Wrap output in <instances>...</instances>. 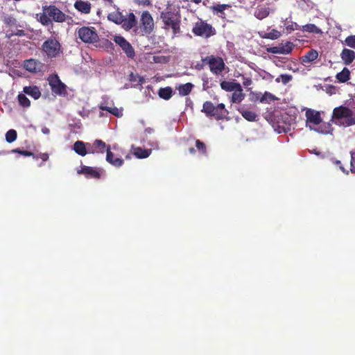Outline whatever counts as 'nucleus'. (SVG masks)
Returning <instances> with one entry per match:
<instances>
[{"instance_id": "nucleus-16", "label": "nucleus", "mask_w": 355, "mask_h": 355, "mask_svg": "<svg viewBox=\"0 0 355 355\" xmlns=\"http://www.w3.org/2000/svg\"><path fill=\"white\" fill-rule=\"evenodd\" d=\"M106 161L109 164L115 167H120L123 164L124 160L122 158L114 157V153L111 151L110 146H107L106 149Z\"/></svg>"}, {"instance_id": "nucleus-25", "label": "nucleus", "mask_w": 355, "mask_h": 355, "mask_svg": "<svg viewBox=\"0 0 355 355\" xmlns=\"http://www.w3.org/2000/svg\"><path fill=\"white\" fill-rule=\"evenodd\" d=\"M194 85L191 83H187L186 84L180 85L177 87V89L179 92V94L180 96H187L189 95Z\"/></svg>"}, {"instance_id": "nucleus-13", "label": "nucleus", "mask_w": 355, "mask_h": 355, "mask_svg": "<svg viewBox=\"0 0 355 355\" xmlns=\"http://www.w3.org/2000/svg\"><path fill=\"white\" fill-rule=\"evenodd\" d=\"M24 67L31 73H37L42 71L43 64L35 59H29L24 61Z\"/></svg>"}, {"instance_id": "nucleus-11", "label": "nucleus", "mask_w": 355, "mask_h": 355, "mask_svg": "<svg viewBox=\"0 0 355 355\" xmlns=\"http://www.w3.org/2000/svg\"><path fill=\"white\" fill-rule=\"evenodd\" d=\"M114 41L118 44L124 51L128 58H133L135 55V52L128 41L121 35H116Z\"/></svg>"}, {"instance_id": "nucleus-27", "label": "nucleus", "mask_w": 355, "mask_h": 355, "mask_svg": "<svg viewBox=\"0 0 355 355\" xmlns=\"http://www.w3.org/2000/svg\"><path fill=\"white\" fill-rule=\"evenodd\" d=\"M336 78L340 83H346L350 79V71L344 67L343 69L336 74Z\"/></svg>"}, {"instance_id": "nucleus-57", "label": "nucleus", "mask_w": 355, "mask_h": 355, "mask_svg": "<svg viewBox=\"0 0 355 355\" xmlns=\"http://www.w3.org/2000/svg\"><path fill=\"white\" fill-rule=\"evenodd\" d=\"M336 164L337 165H340V169H341L343 171H345L344 168H343V167H342V166H341V162H340V161L337 160V161L336 162Z\"/></svg>"}, {"instance_id": "nucleus-12", "label": "nucleus", "mask_w": 355, "mask_h": 355, "mask_svg": "<svg viewBox=\"0 0 355 355\" xmlns=\"http://www.w3.org/2000/svg\"><path fill=\"white\" fill-rule=\"evenodd\" d=\"M103 170L96 167L83 166L80 170H78V174L84 175L88 179H100Z\"/></svg>"}, {"instance_id": "nucleus-8", "label": "nucleus", "mask_w": 355, "mask_h": 355, "mask_svg": "<svg viewBox=\"0 0 355 355\" xmlns=\"http://www.w3.org/2000/svg\"><path fill=\"white\" fill-rule=\"evenodd\" d=\"M139 28L144 34H150L154 29V21L151 14L146 10L144 11L139 19Z\"/></svg>"}, {"instance_id": "nucleus-41", "label": "nucleus", "mask_w": 355, "mask_h": 355, "mask_svg": "<svg viewBox=\"0 0 355 355\" xmlns=\"http://www.w3.org/2000/svg\"><path fill=\"white\" fill-rule=\"evenodd\" d=\"M269 15L268 8H261L255 11L254 16L259 19H263L268 17Z\"/></svg>"}, {"instance_id": "nucleus-32", "label": "nucleus", "mask_w": 355, "mask_h": 355, "mask_svg": "<svg viewBox=\"0 0 355 355\" xmlns=\"http://www.w3.org/2000/svg\"><path fill=\"white\" fill-rule=\"evenodd\" d=\"M107 146L103 141L101 139H96L90 149H94L95 153L96 152V150H99L101 153H103L105 149H107Z\"/></svg>"}, {"instance_id": "nucleus-54", "label": "nucleus", "mask_w": 355, "mask_h": 355, "mask_svg": "<svg viewBox=\"0 0 355 355\" xmlns=\"http://www.w3.org/2000/svg\"><path fill=\"white\" fill-rule=\"evenodd\" d=\"M15 19L14 18L11 17H6L5 19H4V22L6 24H15Z\"/></svg>"}, {"instance_id": "nucleus-51", "label": "nucleus", "mask_w": 355, "mask_h": 355, "mask_svg": "<svg viewBox=\"0 0 355 355\" xmlns=\"http://www.w3.org/2000/svg\"><path fill=\"white\" fill-rule=\"evenodd\" d=\"M216 107H217V109L220 112V113H224L225 114V118L229 114L228 111L225 109V105L224 103H219Z\"/></svg>"}, {"instance_id": "nucleus-2", "label": "nucleus", "mask_w": 355, "mask_h": 355, "mask_svg": "<svg viewBox=\"0 0 355 355\" xmlns=\"http://www.w3.org/2000/svg\"><path fill=\"white\" fill-rule=\"evenodd\" d=\"M107 19L116 24H121L125 31H130L137 24V19L133 12L123 15L119 11H114L108 15Z\"/></svg>"}, {"instance_id": "nucleus-4", "label": "nucleus", "mask_w": 355, "mask_h": 355, "mask_svg": "<svg viewBox=\"0 0 355 355\" xmlns=\"http://www.w3.org/2000/svg\"><path fill=\"white\" fill-rule=\"evenodd\" d=\"M78 38L84 43L94 44L99 40V37L94 27L83 26L78 29Z\"/></svg>"}, {"instance_id": "nucleus-26", "label": "nucleus", "mask_w": 355, "mask_h": 355, "mask_svg": "<svg viewBox=\"0 0 355 355\" xmlns=\"http://www.w3.org/2000/svg\"><path fill=\"white\" fill-rule=\"evenodd\" d=\"M282 119L283 120V124L281 125V122L279 121H277V131L278 132H288L291 128H290V125L291 124L290 123H287L286 122V120L289 119H290V116L288 115V114H286L285 116H282Z\"/></svg>"}, {"instance_id": "nucleus-31", "label": "nucleus", "mask_w": 355, "mask_h": 355, "mask_svg": "<svg viewBox=\"0 0 355 355\" xmlns=\"http://www.w3.org/2000/svg\"><path fill=\"white\" fill-rule=\"evenodd\" d=\"M302 30L304 32L313 33L316 34H321L322 31L313 24H308L302 26Z\"/></svg>"}, {"instance_id": "nucleus-36", "label": "nucleus", "mask_w": 355, "mask_h": 355, "mask_svg": "<svg viewBox=\"0 0 355 355\" xmlns=\"http://www.w3.org/2000/svg\"><path fill=\"white\" fill-rule=\"evenodd\" d=\"M19 103L24 107H28L31 105L30 100L24 94H19L17 96Z\"/></svg>"}, {"instance_id": "nucleus-3", "label": "nucleus", "mask_w": 355, "mask_h": 355, "mask_svg": "<svg viewBox=\"0 0 355 355\" xmlns=\"http://www.w3.org/2000/svg\"><path fill=\"white\" fill-rule=\"evenodd\" d=\"M192 33L196 36L209 38L216 34V30L211 24L200 19L195 23Z\"/></svg>"}, {"instance_id": "nucleus-29", "label": "nucleus", "mask_w": 355, "mask_h": 355, "mask_svg": "<svg viewBox=\"0 0 355 355\" xmlns=\"http://www.w3.org/2000/svg\"><path fill=\"white\" fill-rule=\"evenodd\" d=\"M214 107V105L211 101H205L203 103L202 112L209 118L211 117V115H218V114L212 113Z\"/></svg>"}, {"instance_id": "nucleus-20", "label": "nucleus", "mask_w": 355, "mask_h": 355, "mask_svg": "<svg viewBox=\"0 0 355 355\" xmlns=\"http://www.w3.org/2000/svg\"><path fill=\"white\" fill-rule=\"evenodd\" d=\"M318 57V51L315 49H311L301 58V61L302 63L305 65L306 63H311L315 61Z\"/></svg>"}, {"instance_id": "nucleus-55", "label": "nucleus", "mask_w": 355, "mask_h": 355, "mask_svg": "<svg viewBox=\"0 0 355 355\" xmlns=\"http://www.w3.org/2000/svg\"><path fill=\"white\" fill-rule=\"evenodd\" d=\"M252 81L250 78H243V84L244 86H249L252 84Z\"/></svg>"}, {"instance_id": "nucleus-37", "label": "nucleus", "mask_w": 355, "mask_h": 355, "mask_svg": "<svg viewBox=\"0 0 355 355\" xmlns=\"http://www.w3.org/2000/svg\"><path fill=\"white\" fill-rule=\"evenodd\" d=\"M135 155L137 158L144 159L149 156L150 153L147 150L142 149L140 147L135 148Z\"/></svg>"}, {"instance_id": "nucleus-47", "label": "nucleus", "mask_w": 355, "mask_h": 355, "mask_svg": "<svg viewBox=\"0 0 355 355\" xmlns=\"http://www.w3.org/2000/svg\"><path fill=\"white\" fill-rule=\"evenodd\" d=\"M166 28H171L173 30L174 34L179 33L180 32V19L168 26Z\"/></svg>"}, {"instance_id": "nucleus-22", "label": "nucleus", "mask_w": 355, "mask_h": 355, "mask_svg": "<svg viewBox=\"0 0 355 355\" xmlns=\"http://www.w3.org/2000/svg\"><path fill=\"white\" fill-rule=\"evenodd\" d=\"M128 80L132 83L134 87H141L145 83L144 77L132 72L129 74Z\"/></svg>"}, {"instance_id": "nucleus-15", "label": "nucleus", "mask_w": 355, "mask_h": 355, "mask_svg": "<svg viewBox=\"0 0 355 355\" xmlns=\"http://www.w3.org/2000/svg\"><path fill=\"white\" fill-rule=\"evenodd\" d=\"M73 150L74 151L80 156H85L87 153H95L94 149H86L85 143L82 141H77L73 144Z\"/></svg>"}, {"instance_id": "nucleus-43", "label": "nucleus", "mask_w": 355, "mask_h": 355, "mask_svg": "<svg viewBox=\"0 0 355 355\" xmlns=\"http://www.w3.org/2000/svg\"><path fill=\"white\" fill-rule=\"evenodd\" d=\"M244 98V94L242 92H234L232 96V101L233 103H241Z\"/></svg>"}, {"instance_id": "nucleus-24", "label": "nucleus", "mask_w": 355, "mask_h": 355, "mask_svg": "<svg viewBox=\"0 0 355 355\" xmlns=\"http://www.w3.org/2000/svg\"><path fill=\"white\" fill-rule=\"evenodd\" d=\"M239 113L242 116L248 121H255L257 117V114L252 111L247 110L243 108L238 109Z\"/></svg>"}, {"instance_id": "nucleus-28", "label": "nucleus", "mask_w": 355, "mask_h": 355, "mask_svg": "<svg viewBox=\"0 0 355 355\" xmlns=\"http://www.w3.org/2000/svg\"><path fill=\"white\" fill-rule=\"evenodd\" d=\"M318 128H313L311 125H309L311 130H313L321 134H329L331 131V125L328 123H323L318 125Z\"/></svg>"}, {"instance_id": "nucleus-60", "label": "nucleus", "mask_w": 355, "mask_h": 355, "mask_svg": "<svg viewBox=\"0 0 355 355\" xmlns=\"http://www.w3.org/2000/svg\"><path fill=\"white\" fill-rule=\"evenodd\" d=\"M42 131H43L44 133H48L49 132V129H47V128H45Z\"/></svg>"}, {"instance_id": "nucleus-38", "label": "nucleus", "mask_w": 355, "mask_h": 355, "mask_svg": "<svg viewBox=\"0 0 355 355\" xmlns=\"http://www.w3.org/2000/svg\"><path fill=\"white\" fill-rule=\"evenodd\" d=\"M279 47L281 50L284 51L282 54H289L293 51V44L291 42H286L285 44H279Z\"/></svg>"}, {"instance_id": "nucleus-9", "label": "nucleus", "mask_w": 355, "mask_h": 355, "mask_svg": "<svg viewBox=\"0 0 355 355\" xmlns=\"http://www.w3.org/2000/svg\"><path fill=\"white\" fill-rule=\"evenodd\" d=\"M43 10L47 11V15L55 22L62 23L66 21L67 15L62 12L55 6L50 5L43 6Z\"/></svg>"}, {"instance_id": "nucleus-48", "label": "nucleus", "mask_w": 355, "mask_h": 355, "mask_svg": "<svg viewBox=\"0 0 355 355\" xmlns=\"http://www.w3.org/2000/svg\"><path fill=\"white\" fill-rule=\"evenodd\" d=\"M212 113L218 114V115H211V117H214L215 119H216L217 121L223 120L225 119V114L220 113V112L218 110L216 106L214 107Z\"/></svg>"}, {"instance_id": "nucleus-33", "label": "nucleus", "mask_w": 355, "mask_h": 355, "mask_svg": "<svg viewBox=\"0 0 355 355\" xmlns=\"http://www.w3.org/2000/svg\"><path fill=\"white\" fill-rule=\"evenodd\" d=\"M40 22L44 26H49L52 24V21L50 17L47 15L46 10H43V13L40 15Z\"/></svg>"}, {"instance_id": "nucleus-53", "label": "nucleus", "mask_w": 355, "mask_h": 355, "mask_svg": "<svg viewBox=\"0 0 355 355\" xmlns=\"http://www.w3.org/2000/svg\"><path fill=\"white\" fill-rule=\"evenodd\" d=\"M35 157H38V159H41L43 162H46L49 159V154L46 153H40L38 155H35Z\"/></svg>"}, {"instance_id": "nucleus-10", "label": "nucleus", "mask_w": 355, "mask_h": 355, "mask_svg": "<svg viewBox=\"0 0 355 355\" xmlns=\"http://www.w3.org/2000/svg\"><path fill=\"white\" fill-rule=\"evenodd\" d=\"M48 80L53 93L60 96L67 94L66 85L60 80L58 75L50 76Z\"/></svg>"}, {"instance_id": "nucleus-59", "label": "nucleus", "mask_w": 355, "mask_h": 355, "mask_svg": "<svg viewBox=\"0 0 355 355\" xmlns=\"http://www.w3.org/2000/svg\"><path fill=\"white\" fill-rule=\"evenodd\" d=\"M144 4L146 5H150V0H144Z\"/></svg>"}, {"instance_id": "nucleus-52", "label": "nucleus", "mask_w": 355, "mask_h": 355, "mask_svg": "<svg viewBox=\"0 0 355 355\" xmlns=\"http://www.w3.org/2000/svg\"><path fill=\"white\" fill-rule=\"evenodd\" d=\"M101 43L103 44V46L106 49H114L113 43L108 40L103 39L101 40Z\"/></svg>"}, {"instance_id": "nucleus-1", "label": "nucleus", "mask_w": 355, "mask_h": 355, "mask_svg": "<svg viewBox=\"0 0 355 355\" xmlns=\"http://www.w3.org/2000/svg\"><path fill=\"white\" fill-rule=\"evenodd\" d=\"M332 119L345 127L352 126L355 125V107L354 110L343 105L335 107L333 110Z\"/></svg>"}, {"instance_id": "nucleus-35", "label": "nucleus", "mask_w": 355, "mask_h": 355, "mask_svg": "<svg viewBox=\"0 0 355 355\" xmlns=\"http://www.w3.org/2000/svg\"><path fill=\"white\" fill-rule=\"evenodd\" d=\"M196 147L200 153H201L202 155H203L205 156L207 155V147L204 142L201 141L199 139H196Z\"/></svg>"}, {"instance_id": "nucleus-19", "label": "nucleus", "mask_w": 355, "mask_h": 355, "mask_svg": "<svg viewBox=\"0 0 355 355\" xmlns=\"http://www.w3.org/2000/svg\"><path fill=\"white\" fill-rule=\"evenodd\" d=\"M340 58L345 65H349L355 60V51L349 49H343Z\"/></svg>"}, {"instance_id": "nucleus-46", "label": "nucleus", "mask_w": 355, "mask_h": 355, "mask_svg": "<svg viewBox=\"0 0 355 355\" xmlns=\"http://www.w3.org/2000/svg\"><path fill=\"white\" fill-rule=\"evenodd\" d=\"M280 35L281 34L278 31L273 29L271 32L267 33L264 37L270 40H275L279 38Z\"/></svg>"}, {"instance_id": "nucleus-23", "label": "nucleus", "mask_w": 355, "mask_h": 355, "mask_svg": "<svg viewBox=\"0 0 355 355\" xmlns=\"http://www.w3.org/2000/svg\"><path fill=\"white\" fill-rule=\"evenodd\" d=\"M157 94L159 98L168 101L172 97L173 94V91L172 87L168 86L165 87H161L158 90Z\"/></svg>"}, {"instance_id": "nucleus-45", "label": "nucleus", "mask_w": 355, "mask_h": 355, "mask_svg": "<svg viewBox=\"0 0 355 355\" xmlns=\"http://www.w3.org/2000/svg\"><path fill=\"white\" fill-rule=\"evenodd\" d=\"M345 44L353 49H355V35H349L345 40Z\"/></svg>"}, {"instance_id": "nucleus-5", "label": "nucleus", "mask_w": 355, "mask_h": 355, "mask_svg": "<svg viewBox=\"0 0 355 355\" xmlns=\"http://www.w3.org/2000/svg\"><path fill=\"white\" fill-rule=\"evenodd\" d=\"M44 53L49 58L57 57L61 52V45L55 37H50L46 40L42 46Z\"/></svg>"}, {"instance_id": "nucleus-40", "label": "nucleus", "mask_w": 355, "mask_h": 355, "mask_svg": "<svg viewBox=\"0 0 355 355\" xmlns=\"http://www.w3.org/2000/svg\"><path fill=\"white\" fill-rule=\"evenodd\" d=\"M10 152L14 153H19L26 157H33L34 159H38V157H35V155L31 151L21 150L19 148H15L12 149Z\"/></svg>"}, {"instance_id": "nucleus-17", "label": "nucleus", "mask_w": 355, "mask_h": 355, "mask_svg": "<svg viewBox=\"0 0 355 355\" xmlns=\"http://www.w3.org/2000/svg\"><path fill=\"white\" fill-rule=\"evenodd\" d=\"M74 8L83 14H89L91 12L92 4L88 1L76 0Z\"/></svg>"}, {"instance_id": "nucleus-50", "label": "nucleus", "mask_w": 355, "mask_h": 355, "mask_svg": "<svg viewBox=\"0 0 355 355\" xmlns=\"http://www.w3.org/2000/svg\"><path fill=\"white\" fill-rule=\"evenodd\" d=\"M298 28V24L295 22L291 21L289 24L286 26V30L288 33H291Z\"/></svg>"}, {"instance_id": "nucleus-30", "label": "nucleus", "mask_w": 355, "mask_h": 355, "mask_svg": "<svg viewBox=\"0 0 355 355\" xmlns=\"http://www.w3.org/2000/svg\"><path fill=\"white\" fill-rule=\"evenodd\" d=\"M99 109L103 111H107L116 117H120L123 115L122 110H119L116 107H110L107 106L100 105Z\"/></svg>"}, {"instance_id": "nucleus-34", "label": "nucleus", "mask_w": 355, "mask_h": 355, "mask_svg": "<svg viewBox=\"0 0 355 355\" xmlns=\"http://www.w3.org/2000/svg\"><path fill=\"white\" fill-rule=\"evenodd\" d=\"M277 99V98L275 95L266 92L260 98L259 101L261 103H270L271 101H274Z\"/></svg>"}, {"instance_id": "nucleus-56", "label": "nucleus", "mask_w": 355, "mask_h": 355, "mask_svg": "<svg viewBox=\"0 0 355 355\" xmlns=\"http://www.w3.org/2000/svg\"><path fill=\"white\" fill-rule=\"evenodd\" d=\"M189 152L191 154L194 155L196 153V150L193 147H191V148H189Z\"/></svg>"}, {"instance_id": "nucleus-49", "label": "nucleus", "mask_w": 355, "mask_h": 355, "mask_svg": "<svg viewBox=\"0 0 355 355\" xmlns=\"http://www.w3.org/2000/svg\"><path fill=\"white\" fill-rule=\"evenodd\" d=\"M268 51L271 53L275 54H282V53L284 52V50H281L279 47V44L278 46H272L268 49Z\"/></svg>"}, {"instance_id": "nucleus-18", "label": "nucleus", "mask_w": 355, "mask_h": 355, "mask_svg": "<svg viewBox=\"0 0 355 355\" xmlns=\"http://www.w3.org/2000/svg\"><path fill=\"white\" fill-rule=\"evenodd\" d=\"M220 87L226 92H242V87L239 83L223 80L220 83Z\"/></svg>"}, {"instance_id": "nucleus-21", "label": "nucleus", "mask_w": 355, "mask_h": 355, "mask_svg": "<svg viewBox=\"0 0 355 355\" xmlns=\"http://www.w3.org/2000/svg\"><path fill=\"white\" fill-rule=\"evenodd\" d=\"M23 92L26 94L31 96L35 100L40 98V97L41 96V92L39 87L35 85L24 87L23 89Z\"/></svg>"}, {"instance_id": "nucleus-39", "label": "nucleus", "mask_w": 355, "mask_h": 355, "mask_svg": "<svg viewBox=\"0 0 355 355\" xmlns=\"http://www.w3.org/2000/svg\"><path fill=\"white\" fill-rule=\"evenodd\" d=\"M17 133L15 130L10 129L6 134V140L8 143H12L17 139Z\"/></svg>"}, {"instance_id": "nucleus-6", "label": "nucleus", "mask_w": 355, "mask_h": 355, "mask_svg": "<svg viewBox=\"0 0 355 355\" xmlns=\"http://www.w3.org/2000/svg\"><path fill=\"white\" fill-rule=\"evenodd\" d=\"M202 61L209 66L210 71L214 74H220L225 70V64L221 57L209 55L202 58Z\"/></svg>"}, {"instance_id": "nucleus-58", "label": "nucleus", "mask_w": 355, "mask_h": 355, "mask_svg": "<svg viewBox=\"0 0 355 355\" xmlns=\"http://www.w3.org/2000/svg\"><path fill=\"white\" fill-rule=\"evenodd\" d=\"M191 2H193L196 4H199L202 1V0H191Z\"/></svg>"}, {"instance_id": "nucleus-7", "label": "nucleus", "mask_w": 355, "mask_h": 355, "mask_svg": "<svg viewBox=\"0 0 355 355\" xmlns=\"http://www.w3.org/2000/svg\"><path fill=\"white\" fill-rule=\"evenodd\" d=\"M160 19L162 20L165 27L179 21L180 14L179 10H173L172 5L168 3L166 9L160 13Z\"/></svg>"}, {"instance_id": "nucleus-42", "label": "nucleus", "mask_w": 355, "mask_h": 355, "mask_svg": "<svg viewBox=\"0 0 355 355\" xmlns=\"http://www.w3.org/2000/svg\"><path fill=\"white\" fill-rule=\"evenodd\" d=\"M292 79L293 76L290 74H281L275 79V82L279 83L281 81L284 85H286Z\"/></svg>"}, {"instance_id": "nucleus-44", "label": "nucleus", "mask_w": 355, "mask_h": 355, "mask_svg": "<svg viewBox=\"0 0 355 355\" xmlns=\"http://www.w3.org/2000/svg\"><path fill=\"white\" fill-rule=\"evenodd\" d=\"M230 7V6L228 4H217L212 6V10L217 13L224 14V10Z\"/></svg>"}, {"instance_id": "nucleus-14", "label": "nucleus", "mask_w": 355, "mask_h": 355, "mask_svg": "<svg viewBox=\"0 0 355 355\" xmlns=\"http://www.w3.org/2000/svg\"><path fill=\"white\" fill-rule=\"evenodd\" d=\"M306 117V125L312 123L318 125L322 123V118L319 112L309 109L305 113Z\"/></svg>"}]
</instances>
